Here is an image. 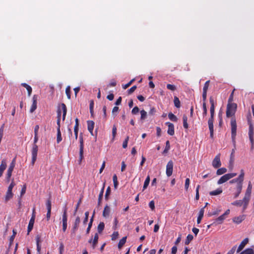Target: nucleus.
<instances>
[{
    "label": "nucleus",
    "instance_id": "0e129e2a",
    "mask_svg": "<svg viewBox=\"0 0 254 254\" xmlns=\"http://www.w3.org/2000/svg\"><path fill=\"white\" fill-rule=\"evenodd\" d=\"M88 216H89V212L88 211H86L85 213V218L83 221V223L84 224H86L88 220Z\"/></svg>",
    "mask_w": 254,
    "mask_h": 254
},
{
    "label": "nucleus",
    "instance_id": "a211bd4d",
    "mask_svg": "<svg viewBox=\"0 0 254 254\" xmlns=\"http://www.w3.org/2000/svg\"><path fill=\"white\" fill-rule=\"evenodd\" d=\"M87 126L88 131L90 132L91 135H93V131L94 127V122L92 121H88Z\"/></svg>",
    "mask_w": 254,
    "mask_h": 254
},
{
    "label": "nucleus",
    "instance_id": "c756f323",
    "mask_svg": "<svg viewBox=\"0 0 254 254\" xmlns=\"http://www.w3.org/2000/svg\"><path fill=\"white\" fill-rule=\"evenodd\" d=\"M61 111L60 110H58L57 112V128H59L60 129V121H61Z\"/></svg>",
    "mask_w": 254,
    "mask_h": 254
},
{
    "label": "nucleus",
    "instance_id": "774afa93",
    "mask_svg": "<svg viewBox=\"0 0 254 254\" xmlns=\"http://www.w3.org/2000/svg\"><path fill=\"white\" fill-rule=\"evenodd\" d=\"M236 248L237 246H234L226 254H234L236 251Z\"/></svg>",
    "mask_w": 254,
    "mask_h": 254
},
{
    "label": "nucleus",
    "instance_id": "9d476101",
    "mask_svg": "<svg viewBox=\"0 0 254 254\" xmlns=\"http://www.w3.org/2000/svg\"><path fill=\"white\" fill-rule=\"evenodd\" d=\"M220 154L217 155L212 161V166L214 168H218L221 165Z\"/></svg>",
    "mask_w": 254,
    "mask_h": 254
},
{
    "label": "nucleus",
    "instance_id": "c03bdc74",
    "mask_svg": "<svg viewBox=\"0 0 254 254\" xmlns=\"http://www.w3.org/2000/svg\"><path fill=\"white\" fill-rule=\"evenodd\" d=\"M65 94L67 96V97L68 99H70L71 95H70V87L69 86H68L66 87L65 89Z\"/></svg>",
    "mask_w": 254,
    "mask_h": 254
},
{
    "label": "nucleus",
    "instance_id": "ddd939ff",
    "mask_svg": "<svg viewBox=\"0 0 254 254\" xmlns=\"http://www.w3.org/2000/svg\"><path fill=\"white\" fill-rule=\"evenodd\" d=\"M209 102L211 105L210 111V118H213L215 113V106L214 102L212 97L209 98Z\"/></svg>",
    "mask_w": 254,
    "mask_h": 254
},
{
    "label": "nucleus",
    "instance_id": "bf43d9fd",
    "mask_svg": "<svg viewBox=\"0 0 254 254\" xmlns=\"http://www.w3.org/2000/svg\"><path fill=\"white\" fill-rule=\"evenodd\" d=\"M128 139H129V137L127 136L126 138L124 141L123 143V147L124 148H126L127 147Z\"/></svg>",
    "mask_w": 254,
    "mask_h": 254
},
{
    "label": "nucleus",
    "instance_id": "39448f33",
    "mask_svg": "<svg viewBox=\"0 0 254 254\" xmlns=\"http://www.w3.org/2000/svg\"><path fill=\"white\" fill-rule=\"evenodd\" d=\"M237 175L235 173H228L222 176L217 182L218 185H220L226 182L229 180L233 178Z\"/></svg>",
    "mask_w": 254,
    "mask_h": 254
},
{
    "label": "nucleus",
    "instance_id": "49530a36",
    "mask_svg": "<svg viewBox=\"0 0 254 254\" xmlns=\"http://www.w3.org/2000/svg\"><path fill=\"white\" fill-rule=\"evenodd\" d=\"M250 196H248V195H246L245 194L244 197L242 200L243 201V204H245V205H248L249 200H250Z\"/></svg>",
    "mask_w": 254,
    "mask_h": 254
},
{
    "label": "nucleus",
    "instance_id": "412c9836",
    "mask_svg": "<svg viewBox=\"0 0 254 254\" xmlns=\"http://www.w3.org/2000/svg\"><path fill=\"white\" fill-rule=\"evenodd\" d=\"M110 213V208L108 205H106L105 206L103 212V216L104 217L106 218L108 216H109Z\"/></svg>",
    "mask_w": 254,
    "mask_h": 254
},
{
    "label": "nucleus",
    "instance_id": "603ef678",
    "mask_svg": "<svg viewBox=\"0 0 254 254\" xmlns=\"http://www.w3.org/2000/svg\"><path fill=\"white\" fill-rule=\"evenodd\" d=\"M88 242L90 244L92 243V248L94 249L97 245L98 241L96 240H92V239L91 238L88 241Z\"/></svg>",
    "mask_w": 254,
    "mask_h": 254
},
{
    "label": "nucleus",
    "instance_id": "2f4dec72",
    "mask_svg": "<svg viewBox=\"0 0 254 254\" xmlns=\"http://www.w3.org/2000/svg\"><path fill=\"white\" fill-rule=\"evenodd\" d=\"M226 218V217L223 215H221L217 218L216 219L215 221L217 222L218 224H220L223 223L224 220Z\"/></svg>",
    "mask_w": 254,
    "mask_h": 254
},
{
    "label": "nucleus",
    "instance_id": "37998d69",
    "mask_svg": "<svg viewBox=\"0 0 254 254\" xmlns=\"http://www.w3.org/2000/svg\"><path fill=\"white\" fill-rule=\"evenodd\" d=\"M111 188L110 187H108L106 190L105 195V198L106 200H108L109 199V196L111 193Z\"/></svg>",
    "mask_w": 254,
    "mask_h": 254
},
{
    "label": "nucleus",
    "instance_id": "5fc2aeb1",
    "mask_svg": "<svg viewBox=\"0 0 254 254\" xmlns=\"http://www.w3.org/2000/svg\"><path fill=\"white\" fill-rule=\"evenodd\" d=\"M134 80H135V79L133 78V79H131L129 82L127 83L126 84L123 85V88L124 89H127V88H128L129 86H130L131 85V84L133 82V81Z\"/></svg>",
    "mask_w": 254,
    "mask_h": 254
},
{
    "label": "nucleus",
    "instance_id": "9b49d317",
    "mask_svg": "<svg viewBox=\"0 0 254 254\" xmlns=\"http://www.w3.org/2000/svg\"><path fill=\"white\" fill-rule=\"evenodd\" d=\"M38 97L36 95H34L32 97V104L31 106L30 112V113L34 112L37 108Z\"/></svg>",
    "mask_w": 254,
    "mask_h": 254
},
{
    "label": "nucleus",
    "instance_id": "e433bc0d",
    "mask_svg": "<svg viewBox=\"0 0 254 254\" xmlns=\"http://www.w3.org/2000/svg\"><path fill=\"white\" fill-rule=\"evenodd\" d=\"M174 103L175 106L176 108H179L180 107V106H181L180 101L179 99L177 96H175L174 97Z\"/></svg>",
    "mask_w": 254,
    "mask_h": 254
},
{
    "label": "nucleus",
    "instance_id": "423d86ee",
    "mask_svg": "<svg viewBox=\"0 0 254 254\" xmlns=\"http://www.w3.org/2000/svg\"><path fill=\"white\" fill-rule=\"evenodd\" d=\"M79 163L81 162L83 158V149H84V140L82 133H80L79 137Z\"/></svg>",
    "mask_w": 254,
    "mask_h": 254
},
{
    "label": "nucleus",
    "instance_id": "c85d7f7f",
    "mask_svg": "<svg viewBox=\"0 0 254 254\" xmlns=\"http://www.w3.org/2000/svg\"><path fill=\"white\" fill-rule=\"evenodd\" d=\"M183 127L185 129H188L189 125L188 124V117L186 115L183 116Z\"/></svg>",
    "mask_w": 254,
    "mask_h": 254
},
{
    "label": "nucleus",
    "instance_id": "69168bd1",
    "mask_svg": "<svg viewBox=\"0 0 254 254\" xmlns=\"http://www.w3.org/2000/svg\"><path fill=\"white\" fill-rule=\"evenodd\" d=\"M149 206L152 210H154L155 209V203L153 200H151L149 202Z\"/></svg>",
    "mask_w": 254,
    "mask_h": 254
},
{
    "label": "nucleus",
    "instance_id": "4d7b16f0",
    "mask_svg": "<svg viewBox=\"0 0 254 254\" xmlns=\"http://www.w3.org/2000/svg\"><path fill=\"white\" fill-rule=\"evenodd\" d=\"M46 207H47V210H51V209H52L51 201L50 199H48L47 200Z\"/></svg>",
    "mask_w": 254,
    "mask_h": 254
},
{
    "label": "nucleus",
    "instance_id": "a19ab883",
    "mask_svg": "<svg viewBox=\"0 0 254 254\" xmlns=\"http://www.w3.org/2000/svg\"><path fill=\"white\" fill-rule=\"evenodd\" d=\"M13 170L8 168L6 173V180L8 182L9 181L10 178L11 177L12 173Z\"/></svg>",
    "mask_w": 254,
    "mask_h": 254
},
{
    "label": "nucleus",
    "instance_id": "052dcab7",
    "mask_svg": "<svg viewBox=\"0 0 254 254\" xmlns=\"http://www.w3.org/2000/svg\"><path fill=\"white\" fill-rule=\"evenodd\" d=\"M119 236V233L118 232H114L112 234L111 237H112V240H115L117 239Z\"/></svg>",
    "mask_w": 254,
    "mask_h": 254
},
{
    "label": "nucleus",
    "instance_id": "8fccbe9b",
    "mask_svg": "<svg viewBox=\"0 0 254 254\" xmlns=\"http://www.w3.org/2000/svg\"><path fill=\"white\" fill-rule=\"evenodd\" d=\"M210 83V80H207L204 83L203 92H207Z\"/></svg>",
    "mask_w": 254,
    "mask_h": 254
},
{
    "label": "nucleus",
    "instance_id": "a878e982",
    "mask_svg": "<svg viewBox=\"0 0 254 254\" xmlns=\"http://www.w3.org/2000/svg\"><path fill=\"white\" fill-rule=\"evenodd\" d=\"M127 241V237H123L119 241L118 243V248L119 249H121L122 247L125 245Z\"/></svg>",
    "mask_w": 254,
    "mask_h": 254
},
{
    "label": "nucleus",
    "instance_id": "bb28decb",
    "mask_svg": "<svg viewBox=\"0 0 254 254\" xmlns=\"http://www.w3.org/2000/svg\"><path fill=\"white\" fill-rule=\"evenodd\" d=\"M252 190V185L251 182H249L248 188L246 190V192L245 194L248 195V196H251V192Z\"/></svg>",
    "mask_w": 254,
    "mask_h": 254
},
{
    "label": "nucleus",
    "instance_id": "aec40b11",
    "mask_svg": "<svg viewBox=\"0 0 254 254\" xmlns=\"http://www.w3.org/2000/svg\"><path fill=\"white\" fill-rule=\"evenodd\" d=\"M80 222V217L79 216L76 217L72 228V231L73 233H75L78 229Z\"/></svg>",
    "mask_w": 254,
    "mask_h": 254
},
{
    "label": "nucleus",
    "instance_id": "f257e3e1",
    "mask_svg": "<svg viewBox=\"0 0 254 254\" xmlns=\"http://www.w3.org/2000/svg\"><path fill=\"white\" fill-rule=\"evenodd\" d=\"M230 126H231V138L232 141L233 142V144L234 146V148L232 149L231 153L230 156L229 167L232 169L234 165V163L235 161V152L236 150V137L237 135V123L236 120L234 118H233L230 121Z\"/></svg>",
    "mask_w": 254,
    "mask_h": 254
},
{
    "label": "nucleus",
    "instance_id": "7ed1b4c3",
    "mask_svg": "<svg viewBox=\"0 0 254 254\" xmlns=\"http://www.w3.org/2000/svg\"><path fill=\"white\" fill-rule=\"evenodd\" d=\"M237 109V105L234 103H228L226 109V117L227 118L231 117V120L234 118L235 119V114Z\"/></svg>",
    "mask_w": 254,
    "mask_h": 254
},
{
    "label": "nucleus",
    "instance_id": "f704fd0d",
    "mask_svg": "<svg viewBox=\"0 0 254 254\" xmlns=\"http://www.w3.org/2000/svg\"><path fill=\"white\" fill-rule=\"evenodd\" d=\"M168 117L169 119L174 122H176L178 121L177 117L174 115L172 113H169L168 114Z\"/></svg>",
    "mask_w": 254,
    "mask_h": 254
},
{
    "label": "nucleus",
    "instance_id": "58836bf2",
    "mask_svg": "<svg viewBox=\"0 0 254 254\" xmlns=\"http://www.w3.org/2000/svg\"><path fill=\"white\" fill-rule=\"evenodd\" d=\"M150 182V177L149 176H148L144 183L143 187V190H144L145 189L147 188L148 186L149 185Z\"/></svg>",
    "mask_w": 254,
    "mask_h": 254
},
{
    "label": "nucleus",
    "instance_id": "680f3d73",
    "mask_svg": "<svg viewBox=\"0 0 254 254\" xmlns=\"http://www.w3.org/2000/svg\"><path fill=\"white\" fill-rule=\"evenodd\" d=\"M139 111V109L138 108V107L137 106H135L134 107L132 111H131V113L133 114V115H136V114H137Z\"/></svg>",
    "mask_w": 254,
    "mask_h": 254
},
{
    "label": "nucleus",
    "instance_id": "1a4fd4ad",
    "mask_svg": "<svg viewBox=\"0 0 254 254\" xmlns=\"http://www.w3.org/2000/svg\"><path fill=\"white\" fill-rule=\"evenodd\" d=\"M173 165V162L172 160H170L167 164L166 173L168 177H170L172 175Z\"/></svg>",
    "mask_w": 254,
    "mask_h": 254
},
{
    "label": "nucleus",
    "instance_id": "6e6d98bb",
    "mask_svg": "<svg viewBox=\"0 0 254 254\" xmlns=\"http://www.w3.org/2000/svg\"><path fill=\"white\" fill-rule=\"evenodd\" d=\"M190 183V180L189 178H187L185 181V189L186 191L188 190L189 185Z\"/></svg>",
    "mask_w": 254,
    "mask_h": 254
},
{
    "label": "nucleus",
    "instance_id": "c9c22d12",
    "mask_svg": "<svg viewBox=\"0 0 254 254\" xmlns=\"http://www.w3.org/2000/svg\"><path fill=\"white\" fill-rule=\"evenodd\" d=\"M227 172V169L225 168H221L217 170L216 174L217 175H221Z\"/></svg>",
    "mask_w": 254,
    "mask_h": 254
},
{
    "label": "nucleus",
    "instance_id": "6ab92c4d",
    "mask_svg": "<svg viewBox=\"0 0 254 254\" xmlns=\"http://www.w3.org/2000/svg\"><path fill=\"white\" fill-rule=\"evenodd\" d=\"M245 219V216L244 215H241L238 217H235L233 218V222L236 224L241 223Z\"/></svg>",
    "mask_w": 254,
    "mask_h": 254
},
{
    "label": "nucleus",
    "instance_id": "4c0bfd02",
    "mask_svg": "<svg viewBox=\"0 0 254 254\" xmlns=\"http://www.w3.org/2000/svg\"><path fill=\"white\" fill-rule=\"evenodd\" d=\"M62 140V134L61 132L60 129L59 128H57V142L58 143H59Z\"/></svg>",
    "mask_w": 254,
    "mask_h": 254
},
{
    "label": "nucleus",
    "instance_id": "79ce46f5",
    "mask_svg": "<svg viewBox=\"0 0 254 254\" xmlns=\"http://www.w3.org/2000/svg\"><path fill=\"white\" fill-rule=\"evenodd\" d=\"M113 181L114 183V187L115 189H117L118 185V182L117 176L116 174H115L113 177Z\"/></svg>",
    "mask_w": 254,
    "mask_h": 254
},
{
    "label": "nucleus",
    "instance_id": "4be33fe9",
    "mask_svg": "<svg viewBox=\"0 0 254 254\" xmlns=\"http://www.w3.org/2000/svg\"><path fill=\"white\" fill-rule=\"evenodd\" d=\"M204 207L203 208H202L201 209H200V210H199V214H198V216L197 217V224H199L203 217V214H204Z\"/></svg>",
    "mask_w": 254,
    "mask_h": 254
},
{
    "label": "nucleus",
    "instance_id": "4468645a",
    "mask_svg": "<svg viewBox=\"0 0 254 254\" xmlns=\"http://www.w3.org/2000/svg\"><path fill=\"white\" fill-rule=\"evenodd\" d=\"M249 242V239L248 238H245L244 239L239 246L237 250V253L240 252L245 247V246Z\"/></svg>",
    "mask_w": 254,
    "mask_h": 254
},
{
    "label": "nucleus",
    "instance_id": "20e7f679",
    "mask_svg": "<svg viewBox=\"0 0 254 254\" xmlns=\"http://www.w3.org/2000/svg\"><path fill=\"white\" fill-rule=\"evenodd\" d=\"M38 140V135L34 134V143L32 146V148L31 150V154H32V160H31V164L33 166L35 163V161L37 159V153L38 147L36 143Z\"/></svg>",
    "mask_w": 254,
    "mask_h": 254
},
{
    "label": "nucleus",
    "instance_id": "6e6552de",
    "mask_svg": "<svg viewBox=\"0 0 254 254\" xmlns=\"http://www.w3.org/2000/svg\"><path fill=\"white\" fill-rule=\"evenodd\" d=\"M249 137L250 140L251 141L252 146L251 149H253L254 147V127L252 124H250L249 126Z\"/></svg>",
    "mask_w": 254,
    "mask_h": 254
},
{
    "label": "nucleus",
    "instance_id": "5701e85b",
    "mask_svg": "<svg viewBox=\"0 0 254 254\" xmlns=\"http://www.w3.org/2000/svg\"><path fill=\"white\" fill-rule=\"evenodd\" d=\"M105 183H104L103 187L100 190L98 200V205L99 206L101 205V200L103 197L104 191V187H105Z\"/></svg>",
    "mask_w": 254,
    "mask_h": 254
},
{
    "label": "nucleus",
    "instance_id": "7c9ffc66",
    "mask_svg": "<svg viewBox=\"0 0 254 254\" xmlns=\"http://www.w3.org/2000/svg\"><path fill=\"white\" fill-rule=\"evenodd\" d=\"M61 106H62V108L63 112V120L64 121L65 120V116H66V112H67V109H66V107L64 103H62Z\"/></svg>",
    "mask_w": 254,
    "mask_h": 254
},
{
    "label": "nucleus",
    "instance_id": "09e8293b",
    "mask_svg": "<svg viewBox=\"0 0 254 254\" xmlns=\"http://www.w3.org/2000/svg\"><path fill=\"white\" fill-rule=\"evenodd\" d=\"M166 86H167V88L168 90H171L172 91H174L176 90V87L174 85L167 84Z\"/></svg>",
    "mask_w": 254,
    "mask_h": 254
},
{
    "label": "nucleus",
    "instance_id": "de8ad7c7",
    "mask_svg": "<svg viewBox=\"0 0 254 254\" xmlns=\"http://www.w3.org/2000/svg\"><path fill=\"white\" fill-rule=\"evenodd\" d=\"M140 114H141L140 119L141 120H143L146 118L147 113L144 110H142L140 111Z\"/></svg>",
    "mask_w": 254,
    "mask_h": 254
},
{
    "label": "nucleus",
    "instance_id": "338daca9",
    "mask_svg": "<svg viewBox=\"0 0 254 254\" xmlns=\"http://www.w3.org/2000/svg\"><path fill=\"white\" fill-rule=\"evenodd\" d=\"M234 91H235V89H234L233 90L232 92L231 93V95H230V97H229V99H228V103H233V95H234Z\"/></svg>",
    "mask_w": 254,
    "mask_h": 254
},
{
    "label": "nucleus",
    "instance_id": "ea45409f",
    "mask_svg": "<svg viewBox=\"0 0 254 254\" xmlns=\"http://www.w3.org/2000/svg\"><path fill=\"white\" fill-rule=\"evenodd\" d=\"M193 238V237L192 235L189 234L187 237V239L185 241V244L189 245L190 243V242L192 240Z\"/></svg>",
    "mask_w": 254,
    "mask_h": 254
},
{
    "label": "nucleus",
    "instance_id": "dca6fc26",
    "mask_svg": "<svg viewBox=\"0 0 254 254\" xmlns=\"http://www.w3.org/2000/svg\"><path fill=\"white\" fill-rule=\"evenodd\" d=\"M166 124L167 125L168 127L167 133L170 135H173L175 133L174 125L170 122H167Z\"/></svg>",
    "mask_w": 254,
    "mask_h": 254
},
{
    "label": "nucleus",
    "instance_id": "f3484780",
    "mask_svg": "<svg viewBox=\"0 0 254 254\" xmlns=\"http://www.w3.org/2000/svg\"><path fill=\"white\" fill-rule=\"evenodd\" d=\"M6 166L7 165L6 160L5 159L2 160L0 165V177L2 176L3 172L5 170Z\"/></svg>",
    "mask_w": 254,
    "mask_h": 254
},
{
    "label": "nucleus",
    "instance_id": "e2e57ef3",
    "mask_svg": "<svg viewBox=\"0 0 254 254\" xmlns=\"http://www.w3.org/2000/svg\"><path fill=\"white\" fill-rule=\"evenodd\" d=\"M137 86L136 85H134L132 87H131L129 89L127 90V93L128 94H132L135 90L136 89Z\"/></svg>",
    "mask_w": 254,
    "mask_h": 254
},
{
    "label": "nucleus",
    "instance_id": "0eeeda50",
    "mask_svg": "<svg viewBox=\"0 0 254 254\" xmlns=\"http://www.w3.org/2000/svg\"><path fill=\"white\" fill-rule=\"evenodd\" d=\"M67 208L66 206L64 209V211L62 216V223H63V231L65 232L67 228Z\"/></svg>",
    "mask_w": 254,
    "mask_h": 254
},
{
    "label": "nucleus",
    "instance_id": "3c124183",
    "mask_svg": "<svg viewBox=\"0 0 254 254\" xmlns=\"http://www.w3.org/2000/svg\"><path fill=\"white\" fill-rule=\"evenodd\" d=\"M170 142L169 140H167L166 142V147L165 149L163 151L164 153H167L168 150L170 149Z\"/></svg>",
    "mask_w": 254,
    "mask_h": 254
},
{
    "label": "nucleus",
    "instance_id": "473e14b6",
    "mask_svg": "<svg viewBox=\"0 0 254 254\" xmlns=\"http://www.w3.org/2000/svg\"><path fill=\"white\" fill-rule=\"evenodd\" d=\"M254 251L252 248H248L245 250L242 251L240 254H253Z\"/></svg>",
    "mask_w": 254,
    "mask_h": 254
},
{
    "label": "nucleus",
    "instance_id": "f8f14e48",
    "mask_svg": "<svg viewBox=\"0 0 254 254\" xmlns=\"http://www.w3.org/2000/svg\"><path fill=\"white\" fill-rule=\"evenodd\" d=\"M213 121H214V118H210L208 121V125L209 129L210 130V136L211 138H213Z\"/></svg>",
    "mask_w": 254,
    "mask_h": 254
},
{
    "label": "nucleus",
    "instance_id": "2eb2a0df",
    "mask_svg": "<svg viewBox=\"0 0 254 254\" xmlns=\"http://www.w3.org/2000/svg\"><path fill=\"white\" fill-rule=\"evenodd\" d=\"M35 222V219L34 216H32L29 221L28 228H27V235H29L30 232L32 231L33 228L34 224Z\"/></svg>",
    "mask_w": 254,
    "mask_h": 254
},
{
    "label": "nucleus",
    "instance_id": "72a5a7b5",
    "mask_svg": "<svg viewBox=\"0 0 254 254\" xmlns=\"http://www.w3.org/2000/svg\"><path fill=\"white\" fill-rule=\"evenodd\" d=\"M104 227H105V224H104V222H101L99 224V225H98V227H97V230H98V233H102L104 229Z\"/></svg>",
    "mask_w": 254,
    "mask_h": 254
},
{
    "label": "nucleus",
    "instance_id": "b1692460",
    "mask_svg": "<svg viewBox=\"0 0 254 254\" xmlns=\"http://www.w3.org/2000/svg\"><path fill=\"white\" fill-rule=\"evenodd\" d=\"M13 194L12 191L7 190L4 198L5 201L6 202H7L9 199H10L13 197Z\"/></svg>",
    "mask_w": 254,
    "mask_h": 254
},
{
    "label": "nucleus",
    "instance_id": "f03ea898",
    "mask_svg": "<svg viewBox=\"0 0 254 254\" xmlns=\"http://www.w3.org/2000/svg\"><path fill=\"white\" fill-rule=\"evenodd\" d=\"M240 174L239 177L237 178L234 179L231 181H230L229 183L232 184L233 183H237L236 186V192L234 193V198H237L240 194L241 193L242 188H243V183L244 180L245 176V172L243 169H242L240 172Z\"/></svg>",
    "mask_w": 254,
    "mask_h": 254
},
{
    "label": "nucleus",
    "instance_id": "a18cd8bd",
    "mask_svg": "<svg viewBox=\"0 0 254 254\" xmlns=\"http://www.w3.org/2000/svg\"><path fill=\"white\" fill-rule=\"evenodd\" d=\"M232 205L237 206H241L243 205V201L241 200H238L234 201L232 202Z\"/></svg>",
    "mask_w": 254,
    "mask_h": 254
},
{
    "label": "nucleus",
    "instance_id": "13d9d810",
    "mask_svg": "<svg viewBox=\"0 0 254 254\" xmlns=\"http://www.w3.org/2000/svg\"><path fill=\"white\" fill-rule=\"evenodd\" d=\"M202 108H203V116H206V115L207 114V110L206 103H203Z\"/></svg>",
    "mask_w": 254,
    "mask_h": 254
},
{
    "label": "nucleus",
    "instance_id": "cd10ccee",
    "mask_svg": "<svg viewBox=\"0 0 254 254\" xmlns=\"http://www.w3.org/2000/svg\"><path fill=\"white\" fill-rule=\"evenodd\" d=\"M222 192V190L221 188L217 189L216 190L209 192L210 195H217L221 194Z\"/></svg>",
    "mask_w": 254,
    "mask_h": 254
},
{
    "label": "nucleus",
    "instance_id": "864d4df0",
    "mask_svg": "<svg viewBox=\"0 0 254 254\" xmlns=\"http://www.w3.org/2000/svg\"><path fill=\"white\" fill-rule=\"evenodd\" d=\"M117 127L116 126V125H114L113 126V128H112V136H113V138L112 139L114 140L116 135V134H117Z\"/></svg>",
    "mask_w": 254,
    "mask_h": 254
},
{
    "label": "nucleus",
    "instance_id": "393cba45",
    "mask_svg": "<svg viewBox=\"0 0 254 254\" xmlns=\"http://www.w3.org/2000/svg\"><path fill=\"white\" fill-rule=\"evenodd\" d=\"M21 86L25 87L27 89V90L28 91V96H30L31 95V94L32 93V89L31 87L30 86H29V85H28L26 83H21Z\"/></svg>",
    "mask_w": 254,
    "mask_h": 254
}]
</instances>
